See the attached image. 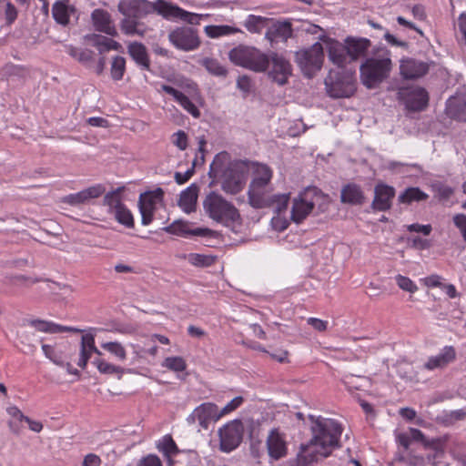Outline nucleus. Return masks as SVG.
<instances>
[{
	"label": "nucleus",
	"mask_w": 466,
	"mask_h": 466,
	"mask_svg": "<svg viewBox=\"0 0 466 466\" xmlns=\"http://www.w3.org/2000/svg\"><path fill=\"white\" fill-rule=\"evenodd\" d=\"M309 419L314 423L311 426L313 436L308 443L300 444L296 458L289 461V466H309L319 457L329 456L339 446L342 426L338 421L333 419H315L313 415H309Z\"/></svg>",
	"instance_id": "nucleus-1"
},
{
	"label": "nucleus",
	"mask_w": 466,
	"mask_h": 466,
	"mask_svg": "<svg viewBox=\"0 0 466 466\" xmlns=\"http://www.w3.org/2000/svg\"><path fill=\"white\" fill-rule=\"evenodd\" d=\"M230 61L254 72H268V76L279 86H284L292 76V66L282 55L277 52L266 54L259 49L240 45L230 50Z\"/></svg>",
	"instance_id": "nucleus-2"
},
{
	"label": "nucleus",
	"mask_w": 466,
	"mask_h": 466,
	"mask_svg": "<svg viewBox=\"0 0 466 466\" xmlns=\"http://www.w3.org/2000/svg\"><path fill=\"white\" fill-rule=\"evenodd\" d=\"M248 167V161H231L230 155L222 151L215 156L209 167L208 177L212 178L211 185L214 182H220L223 191L236 195L245 187Z\"/></svg>",
	"instance_id": "nucleus-3"
},
{
	"label": "nucleus",
	"mask_w": 466,
	"mask_h": 466,
	"mask_svg": "<svg viewBox=\"0 0 466 466\" xmlns=\"http://www.w3.org/2000/svg\"><path fill=\"white\" fill-rule=\"evenodd\" d=\"M391 69L390 51L386 47H376L360 67L361 83L367 88H375L389 77Z\"/></svg>",
	"instance_id": "nucleus-4"
},
{
	"label": "nucleus",
	"mask_w": 466,
	"mask_h": 466,
	"mask_svg": "<svg viewBox=\"0 0 466 466\" xmlns=\"http://www.w3.org/2000/svg\"><path fill=\"white\" fill-rule=\"evenodd\" d=\"M248 167L252 172L248 198V203L255 208H265L268 204V194L270 192L269 186L273 172L271 168L263 163L248 161Z\"/></svg>",
	"instance_id": "nucleus-5"
},
{
	"label": "nucleus",
	"mask_w": 466,
	"mask_h": 466,
	"mask_svg": "<svg viewBox=\"0 0 466 466\" xmlns=\"http://www.w3.org/2000/svg\"><path fill=\"white\" fill-rule=\"evenodd\" d=\"M317 204L321 212L327 210L329 204V196L315 187L306 188L299 198L293 200L291 219L297 224L301 223Z\"/></svg>",
	"instance_id": "nucleus-6"
},
{
	"label": "nucleus",
	"mask_w": 466,
	"mask_h": 466,
	"mask_svg": "<svg viewBox=\"0 0 466 466\" xmlns=\"http://www.w3.org/2000/svg\"><path fill=\"white\" fill-rule=\"evenodd\" d=\"M203 208L210 218L225 226H229L240 218L236 207L215 191L206 196Z\"/></svg>",
	"instance_id": "nucleus-7"
},
{
	"label": "nucleus",
	"mask_w": 466,
	"mask_h": 466,
	"mask_svg": "<svg viewBox=\"0 0 466 466\" xmlns=\"http://www.w3.org/2000/svg\"><path fill=\"white\" fill-rule=\"evenodd\" d=\"M327 95L334 99L349 98L357 90V80L354 73L346 70H329L324 79Z\"/></svg>",
	"instance_id": "nucleus-8"
},
{
	"label": "nucleus",
	"mask_w": 466,
	"mask_h": 466,
	"mask_svg": "<svg viewBox=\"0 0 466 466\" xmlns=\"http://www.w3.org/2000/svg\"><path fill=\"white\" fill-rule=\"evenodd\" d=\"M324 60L323 46L316 42L310 47L299 50L295 53V61L303 75L311 78L322 67Z\"/></svg>",
	"instance_id": "nucleus-9"
},
{
	"label": "nucleus",
	"mask_w": 466,
	"mask_h": 466,
	"mask_svg": "<svg viewBox=\"0 0 466 466\" xmlns=\"http://www.w3.org/2000/svg\"><path fill=\"white\" fill-rule=\"evenodd\" d=\"M397 99L409 112H420L429 105L428 91L419 86H401L398 89Z\"/></svg>",
	"instance_id": "nucleus-10"
},
{
	"label": "nucleus",
	"mask_w": 466,
	"mask_h": 466,
	"mask_svg": "<svg viewBox=\"0 0 466 466\" xmlns=\"http://www.w3.org/2000/svg\"><path fill=\"white\" fill-rule=\"evenodd\" d=\"M124 187L108 192L104 197V205L108 207V211L114 216L116 220L127 228L134 227V218L130 210L122 203L120 193Z\"/></svg>",
	"instance_id": "nucleus-11"
},
{
	"label": "nucleus",
	"mask_w": 466,
	"mask_h": 466,
	"mask_svg": "<svg viewBox=\"0 0 466 466\" xmlns=\"http://www.w3.org/2000/svg\"><path fill=\"white\" fill-rule=\"evenodd\" d=\"M244 425L241 420H234L218 431L219 447L224 452L237 449L242 441Z\"/></svg>",
	"instance_id": "nucleus-12"
},
{
	"label": "nucleus",
	"mask_w": 466,
	"mask_h": 466,
	"mask_svg": "<svg viewBox=\"0 0 466 466\" xmlns=\"http://www.w3.org/2000/svg\"><path fill=\"white\" fill-rule=\"evenodd\" d=\"M118 11L124 16H131L133 18L140 19L147 15L165 9L163 5L157 3H151L147 0H121L117 5Z\"/></svg>",
	"instance_id": "nucleus-13"
},
{
	"label": "nucleus",
	"mask_w": 466,
	"mask_h": 466,
	"mask_svg": "<svg viewBox=\"0 0 466 466\" xmlns=\"http://www.w3.org/2000/svg\"><path fill=\"white\" fill-rule=\"evenodd\" d=\"M168 40L178 49L191 51L200 46L198 31L192 27H177L168 34Z\"/></svg>",
	"instance_id": "nucleus-14"
},
{
	"label": "nucleus",
	"mask_w": 466,
	"mask_h": 466,
	"mask_svg": "<svg viewBox=\"0 0 466 466\" xmlns=\"http://www.w3.org/2000/svg\"><path fill=\"white\" fill-rule=\"evenodd\" d=\"M164 191L161 187L140 194L138 207L143 225H149L153 220L154 211L157 204L163 201Z\"/></svg>",
	"instance_id": "nucleus-15"
},
{
	"label": "nucleus",
	"mask_w": 466,
	"mask_h": 466,
	"mask_svg": "<svg viewBox=\"0 0 466 466\" xmlns=\"http://www.w3.org/2000/svg\"><path fill=\"white\" fill-rule=\"evenodd\" d=\"M293 36L292 24L289 20L270 19L265 38L272 45L279 42H287Z\"/></svg>",
	"instance_id": "nucleus-16"
},
{
	"label": "nucleus",
	"mask_w": 466,
	"mask_h": 466,
	"mask_svg": "<svg viewBox=\"0 0 466 466\" xmlns=\"http://www.w3.org/2000/svg\"><path fill=\"white\" fill-rule=\"evenodd\" d=\"M106 192L103 185L97 184L83 189L75 194H69L62 198V202L70 206L77 207L89 204L94 198H97Z\"/></svg>",
	"instance_id": "nucleus-17"
},
{
	"label": "nucleus",
	"mask_w": 466,
	"mask_h": 466,
	"mask_svg": "<svg viewBox=\"0 0 466 466\" xmlns=\"http://www.w3.org/2000/svg\"><path fill=\"white\" fill-rule=\"evenodd\" d=\"M267 449L268 455L273 460H279L288 454L286 435L279 429H272L267 438Z\"/></svg>",
	"instance_id": "nucleus-18"
},
{
	"label": "nucleus",
	"mask_w": 466,
	"mask_h": 466,
	"mask_svg": "<svg viewBox=\"0 0 466 466\" xmlns=\"http://www.w3.org/2000/svg\"><path fill=\"white\" fill-rule=\"evenodd\" d=\"M395 197V188L383 183L377 184L374 187V198L371 208L374 211H386L391 208L392 199Z\"/></svg>",
	"instance_id": "nucleus-19"
},
{
	"label": "nucleus",
	"mask_w": 466,
	"mask_h": 466,
	"mask_svg": "<svg viewBox=\"0 0 466 466\" xmlns=\"http://www.w3.org/2000/svg\"><path fill=\"white\" fill-rule=\"evenodd\" d=\"M430 70V64L408 57L400 60V72L405 79H417L425 76Z\"/></svg>",
	"instance_id": "nucleus-20"
},
{
	"label": "nucleus",
	"mask_w": 466,
	"mask_h": 466,
	"mask_svg": "<svg viewBox=\"0 0 466 466\" xmlns=\"http://www.w3.org/2000/svg\"><path fill=\"white\" fill-rule=\"evenodd\" d=\"M344 42L350 62H354L360 58L366 57L367 52L371 46L370 40L365 37L348 36Z\"/></svg>",
	"instance_id": "nucleus-21"
},
{
	"label": "nucleus",
	"mask_w": 466,
	"mask_h": 466,
	"mask_svg": "<svg viewBox=\"0 0 466 466\" xmlns=\"http://www.w3.org/2000/svg\"><path fill=\"white\" fill-rule=\"evenodd\" d=\"M367 198L362 187L354 183H347L340 190V202L351 206H362L366 203Z\"/></svg>",
	"instance_id": "nucleus-22"
},
{
	"label": "nucleus",
	"mask_w": 466,
	"mask_h": 466,
	"mask_svg": "<svg viewBox=\"0 0 466 466\" xmlns=\"http://www.w3.org/2000/svg\"><path fill=\"white\" fill-rule=\"evenodd\" d=\"M327 44L328 57L329 61L341 68L344 67L347 64L350 63L345 42L340 43L337 40L330 39Z\"/></svg>",
	"instance_id": "nucleus-23"
},
{
	"label": "nucleus",
	"mask_w": 466,
	"mask_h": 466,
	"mask_svg": "<svg viewBox=\"0 0 466 466\" xmlns=\"http://www.w3.org/2000/svg\"><path fill=\"white\" fill-rule=\"evenodd\" d=\"M195 415L198 416V421L203 429H208L211 420H218L221 418L218 407L211 402H206L195 409Z\"/></svg>",
	"instance_id": "nucleus-24"
},
{
	"label": "nucleus",
	"mask_w": 466,
	"mask_h": 466,
	"mask_svg": "<svg viewBox=\"0 0 466 466\" xmlns=\"http://www.w3.org/2000/svg\"><path fill=\"white\" fill-rule=\"evenodd\" d=\"M456 359V350L452 346H446L440 354L431 357L424 364V368L429 370L435 369H443Z\"/></svg>",
	"instance_id": "nucleus-25"
},
{
	"label": "nucleus",
	"mask_w": 466,
	"mask_h": 466,
	"mask_svg": "<svg viewBox=\"0 0 466 466\" xmlns=\"http://www.w3.org/2000/svg\"><path fill=\"white\" fill-rule=\"evenodd\" d=\"M158 4L165 7V9H159V14H162L164 15H170L175 17H178L190 25H198L200 20L204 16L203 15L189 13L178 6H171L163 0H158Z\"/></svg>",
	"instance_id": "nucleus-26"
},
{
	"label": "nucleus",
	"mask_w": 466,
	"mask_h": 466,
	"mask_svg": "<svg viewBox=\"0 0 466 466\" xmlns=\"http://www.w3.org/2000/svg\"><path fill=\"white\" fill-rule=\"evenodd\" d=\"M167 233L178 235V236H201L206 237L209 234L210 230L208 228H196L189 229L188 223L180 219L175 220L169 226L163 228Z\"/></svg>",
	"instance_id": "nucleus-27"
},
{
	"label": "nucleus",
	"mask_w": 466,
	"mask_h": 466,
	"mask_svg": "<svg viewBox=\"0 0 466 466\" xmlns=\"http://www.w3.org/2000/svg\"><path fill=\"white\" fill-rule=\"evenodd\" d=\"M76 12L68 0L56 1L52 7V15L56 22L62 25L69 24V18Z\"/></svg>",
	"instance_id": "nucleus-28"
},
{
	"label": "nucleus",
	"mask_w": 466,
	"mask_h": 466,
	"mask_svg": "<svg viewBox=\"0 0 466 466\" xmlns=\"http://www.w3.org/2000/svg\"><path fill=\"white\" fill-rule=\"evenodd\" d=\"M91 16L94 26L97 31L106 33L112 36L116 35V30L112 24L110 15L106 11L102 9H95Z\"/></svg>",
	"instance_id": "nucleus-29"
},
{
	"label": "nucleus",
	"mask_w": 466,
	"mask_h": 466,
	"mask_svg": "<svg viewBox=\"0 0 466 466\" xmlns=\"http://www.w3.org/2000/svg\"><path fill=\"white\" fill-rule=\"evenodd\" d=\"M127 53L141 69L150 70V59L147 50L142 43H130L127 46Z\"/></svg>",
	"instance_id": "nucleus-30"
},
{
	"label": "nucleus",
	"mask_w": 466,
	"mask_h": 466,
	"mask_svg": "<svg viewBox=\"0 0 466 466\" xmlns=\"http://www.w3.org/2000/svg\"><path fill=\"white\" fill-rule=\"evenodd\" d=\"M198 191V186L197 184H191L181 192L178 199V206L183 209V211L187 214L195 211Z\"/></svg>",
	"instance_id": "nucleus-31"
},
{
	"label": "nucleus",
	"mask_w": 466,
	"mask_h": 466,
	"mask_svg": "<svg viewBox=\"0 0 466 466\" xmlns=\"http://www.w3.org/2000/svg\"><path fill=\"white\" fill-rule=\"evenodd\" d=\"M28 323L35 330L46 332V333H61V332L79 333V332H82L81 329H76V328L62 326V325H58V324L49 322L46 320H42V319H31L28 321Z\"/></svg>",
	"instance_id": "nucleus-32"
},
{
	"label": "nucleus",
	"mask_w": 466,
	"mask_h": 466,
	"mask_svg": "<svg viewBox=\"0 0 466 466\" xmlns=\"http://www.w3.org/2000/svg\"><path fill=\"white\" fill-rule=\"evenodd\" d=\"M446 113L452 119L466 122V101L461 97H451L447 101Z\"/></svg>",
	"instance_id": "nucleus-33"
},
{
	"label": "nucleus",
	"mask_w": 466,
	"mask_h": 466,
	"mask_svg": "<svg viewBox=\"0 0 466 466\" xmlns=\"http://www.w3.org/2000/svg\"><path fill=\"white\" fill-rule=\"evenodd\" d=\"M93 363L96 365L100 373L106 375L116 374L119 380L122 378L125 372L133 373V370L131 369L126 370L120 366L109 363L101 358H96Z\"/></svg>",
	"instance_id": "nucleus-34"
},
{
	"label": "nucleus",
	"mask_w": 466,
	"mask_h": 466,
	"mask_svg": "<svg viewBox=\"0 0 466 466\" xmlns=\"http://www.w3.org/2000/svg\"><path fill=\"white\" fill-rule=\"evenodd\" d=\"M429 196L419 187H410L406 188L398 197V201L402 204H411L412 202H420L428 199Z\"/></svg>",
	"instance_id": "nucleus-35"
},
{
	"label": "nucleus",
	"mask_w": 466,
	"mask_h": 466,
	"mask_svg": "<svg viewBox=\"0 0 466 466\" xmlns=\"http://www.w3.org/2000/svg\"><path fill=\"white\" fill-rule=\"evenodd\" d=\"M269 22V18L249 15L244 22V26L249 33L260 34L264 28H267Z\"/></svg>",
	"instance_id": "nucleus-36"
},
{
	"label": "nucleus",
	"mask_w": 466,
	"mask_h": 466,
	"mask_svg": "<svg viewBox=\"0 0 466 466\" xmlns=\"http://www.w3.org/2000/svg\"><path fill=\"white\" fill-rule=\"evenodd\" d=\"M431 451L428 454L427 459L432 466H448L446 461V453L443 449L441 448V443L438 441H432Z\"/></svg>",
	"instance_id": "nucleus-37"
},
{
	"label": "nucleus",
	"mask_w": 466,
	"mask_h": 466,
	"mask_svg": "<svg viewBox=\"0 0 466 466\" xmlns=\"http://www.w3.org/2000/svg\"><path fill=\"white\" fill-rule=\"evenodd\" d=\"M44 354L47 359L53 361L58 366H65L66 358L64 356V350L61 347L51 346L47 344L42 345Z\"/></svg>",
	"instance_id": "nucleus-38"
},
{
	"label": "nucleus",
	"mask_w": 466,
	"mask_h": 466,
	"mask_svg": "<svg viewBox=\"0 0 466 466\" xmlns=\"http://www.w3.org/2000/svg\"><path fill=\"white\" fill-rule=\"evenodd\" d=\"M268 204L265 208L272 207L278 214L285 211L288 208L289 201V194H268Z\"/></svg>",
	"instance_id": "nucleus-39"
},
{
	"label": "nucleus",
	"mask_w": 466,
	"mask_h": 466,
	"mask_svg": "<svg viewBox=\"0 0 466 466\" xmlns=\"http://www.w3.org/2000/svg\"><path fill=\"white\" fill-rule=\"evenodd\" d=\"M68 54L76 59L78 62L84 64L86 66H90L93 62L94 52L88 49L81 50L72 46L67 47Z\"/></svg>",
	"instance_id": "nucleus-40"
},
{
	"label": "nucleus",
	"mask_w": 466,
	"mask_h": 466,
	"mask_svg": "<svg viewBox=\"0 0 466 466\" xmlns=\"http://www.w3.org/2000/svg\"><path fill=\"white\" fill-rule=\"evenodd\" d=\"M126 71V59L123 56L113 57L110 66V75L113 80H121Z\"/></svg>",
	"instance_id": "nucleus-41"
},
{
	"label": "nucleus",
	"mask_w": 466,
	"mask_h": 466,
	"mask_svg": "<svg viewBox=\"0 0 466 466\" xmlns=\"http://www.w3.org/2000/svg\"><path fill=\"white\" fill-rule=\"evenodd\" d=\"M157 449L164 453L167 458L178 453V448L170 435H166L157 444Z\"/></svg>",
	"instance_id": "nucleus-42"
},
{
	"label": "nucleus",
	"mask_w": 466,
	"mask_h": 466,
	"mask_svg": "<svg viewBox=\"0 0 466 466\" xmlns=\"http://www.w3.org/2000/svg\"><path fill=\"white\" fill-rule=\"evenodd\" d=\"M202 65L211 75L221 77L227 76L228 70L217 59L205 58Z\"/></svg>",
	"instance_id": "nucleus-43"
},
{
	"label": "nucleus",
	"mask_w": 466,
	"mask_h": 466,
	"mask_svg": "<svg viewBox=\"0 0 466 466\" xmlns=\"http://www.w3.org/2000/svg\"><path fill=\"white\" fill-rule=\"evenodd\" d=\"M101 348L109 352L119 360L127 359V351L124 346L117 341H109L101 344Z\"/></svg>",
	"instance_id": "nucleus-44"
},
{
	"label": "nucleus",
	"mask_w": 466,
	"mask_h": 466,
	"mask_svg": "<svg viewBox=\"0 0 466 466\" xmlns=\"http://www.w3.org/2000/svg\"><path fill=\"white\" fill-rule=\"evenodd\" d=\"M139 25L137 19L131 16H125L120 25L121 30L127 35H143V31L138 28Z\"/></svg>",
	"instance_id": "nucleus-45"
},
{
	"label": "nucleus",
	"mask_w": 466,
	"mask_h": 466,
	"mask_svg": "<svg viewBox=\"0 0 466 466\" xmlns=\"http://www.w3.org/2000/svg\"><path fill=\"white\" fill-rule=\"evenodd\" d=\"M238 31V29L229 25H207L205 27L206 34L212 38L229 35Z\"/></svg>",
	"instance_id": "nucleus-46"
},
{
	"label": "nucleus",
	"mask_w": 466,
	"mask_h": 466,
	"mask_svg": "<svg viewBox=\"0 0 466 466\" xmlns=\"http://www.w3.org/2000/svg\"><path fill=\"white\" fill-rule=\"evenodd\" d=\"M21 343L25 345V352H33L39 340L33 330L25 329L20 334Z\"/></svg>",
	"instance_id": "nucleus-47"
},
{
	"label": "nucleus",
	"mask_w": 466,
	"mask_h": 466,
	"mask_svg": "<svg viewBox=\"0 0 466 466\" xmlns=\"http://www.w3.org/2000/svg\"><path fill=\"white\" fill-rule=\"evenodd\" d=\"M25 68L22 66L8 63L2 67L1 74L3 76L5 77H24L25 75Z\"/></svg>",
	"instance_id": "nucleus-48"
},
{
	"label": "nucleus",
	"mask_w": 466,
	"mask_h": 466,
	"mask_svg": "<svg viewBox=\"0 0 466 466\" xmlns=\"http://www.w3.org/2000/svg\"><path fill=\"white\" fill-rule=\"evenodd\" d=\"M163 367L173 371H183L187 368L186 361L182 357H167L163 362Z\"/></svg>",
	"instance_id": "nucleus-49"
},
{
	"label": "nucleus",
	"mask_w": 466,
	"mask_h": 466,
	"mask_svg": "<svg viewBox=\"0 0 466 466\" xmlns=\"http://www.w3.org/2000/svg\"><path fill=\"white\" fill-rule=\"evenodd\" d=\"M187 259L192 265L197 267H208L214 262V258L210 256L195 253L189 254Z\"/></svg>",
	"instance_id": "nucleus-50"
},
{
	"label": "nucleus",
	"mask_w": 466,
	"mask_h": 466,
	"mask_svg": "<svg viewBox=\"0 0 466 466\" xmlns=\"http://www.w3.org/2000/svg\"><path fill=\"white\" fill-rule=\"evenodd\" d=\"M18 223V219L14 217L0 218V231L4 233L19 231Z\"/></svg>",
	"instance_id": "nucleus-51"
},
{
	"label": "nucleus",
	"mask_w": 466,
	"mask_h": 466,
	"mask_svg": "<svg viewBox=\"0 0 466 466\" xmlns=\"http://www.w3.org/2000/svg\"><path fill=\"white\" fill-rule=\"evenodd\" d=\"M395 279L399 288L404 291L414 293L418 290L416 284H414L413 281L408 277L397 275Z\"/></svg>",
	"instance_id": "nucleus-52"
},
{
	"label": "nucleus",
	"mask_w": 466,
	"mask_h": 466,
	"mask_svg": "<svg viewBox=\"0 0 466 466\" xmlns=\"http://www.w3.org/2000/svg\"><path fill=\"white\" fill-rule=\"evenodd\" d=\"M177 101L193 116H199V110L184 93H182Z\"/></svg>",
	"instance_id": "nucleus-53"
},
{
	"label": "nucleus",
	"mask_w": 466,
	"mask_h": 466,
	"mask_svg": "<svg viewBox=\"0 0 466 466\" xmlns=\"http://www.w3.org/2000/svg\"><path fill=\"white\" fill-rule=\"evenodd\" d=\"M172 143L178 149L185 150L187 147V135L183 130H178L172 135Z\"/></svg>",
	"instance_id": "nucleus-54"
},
{
	"label": "nucleus",
	"mask_w": 466,
	"mask_h": 466,
	"mask_svg": "<svg viewBox=\"0 0 466 466\" xmlns=\"http://www.w3.org/2000/svg\"><path fill=\"white\" fill-rule=\"evenodd\" d=\"M96 45L100 47V52L104 50L117 49L119 44L105 36L97 35Z\"/></svg>",
	"instance_id": "nucleus-55"
},
{
	"label": "nucleus",
	"mask_w": 466,
	"mask_h": 466,
	"mask_svg": "<svg viewBox=\"0 0 466 466\" xmlns=\"http://www.w3.org/2000/svg\"><path fill=\"white\" fill-rule=\"evenodd\" d=\"M198 158H195L192 167L187 169L185 173L176 172L175 180L178 185L186 183L194 174L195 167L197 166Z\"/></svg>",
	"instance_id": "nucleus-56"
},
{
	"label": "nucleus",
	"mask_w": 466,
	"mask_h": 466,
	"mask_svg": "<svg viewBox=\"0 0 466 466\" xmlns=\"http://www.w3.org/2000/svg\"><path fill=\"white\" fill-rule=\"evenodd\" d=\"M81 347H84L89 350H94V353L97 354L98 356L102 355L101 351L95 346V339L92 334H86L82 336Z\"/></svg>",
	"instance_id": "nucleus-57"
},
{
	"label": "nucleus",
	"mask_w": 466,
	"mask_h": 466,
	"mask_svg": "<svg viewBox=\"0 0 466 466\" xmlns=\"http://www.w3.org/2000/svg\"><path fill=\"white\" fill-rule=\"evenodd\" d=\"M243 402V398L240 396H238L234 398L231 401H229L222 410H219V413H221V417L225 414H228L233 410H235L237 408H238Z\"/></svg>",
	"instance_id": "nucleus-58"
},
{
	"label": "nucleus",
	"mask_w": 466,
	"mask_h": 466,
	"mask_svg": "<svg viewBox=\"0 0 466 466\" xmlns=\"http://www.w3.org/2000/svg\"><path fill=\"white\" fill-rule=\"evenodd\" d=\"M137 466H162V462L157 455L149 454L143 457Z\"/></svg>",
	"instance_id": "nucleus-59"
},
{
	"label": "nucleus",
	"mask_w": 466,
	"mask_h": 466,
	"mask_svg": "<svg viewBox=\"0 0 466 466\" xmlns=\"http://www.w3.org/2000/svg\"><path fill=\"white\" fill-rule=\"evenodd\" d=\"M407 229L410 232H417L422 233L424 236H429L432 230V228L430 224L428 225H420L418 223L410 224L407 227Z\"/></svg>",
	"instance_id": "nucleus-60"
},
{
	"label": "nucleus",
	"mask_w": 466,
	"mask_h": 466,
	"mask_svg": "<svg viewBox=\"0 0 466 466\" xmlns=\"http://www.w3.org/2000/svg\"><path fill=\"white\" fill-rule=\"evenodd\" d=\"M455 226L461 230L463 239L466 241V215L458 214L453 217Z\"/></svg>",
	"instance_id": "nucleus-61"
},
{
	"label": "nucleus",
	"mask_w": 466,
	"mask_h": 466,
	"mask_svg": "<svg viewBox=\"0 0 466 466\" xmlns=\"http://www.w3.org/2000/svg\"><path fill=\"white\" fill-rule=\"evenodd\" d=\"M92 353H94V350H86L84 347H81L80 348V357H79L77 365L80 368L85 369L86 364H87V361L89 360V359L91 357Z\"/></svg>",
	"instance_id": "nucleus-62"
},
{
	"label": "nucleus",
	"mask_w": 466,
	"mask_h": 466,
	"mask_svg": "<svg viewBox=\"0 0 466 466\" xmlns=\"http://www.w3.org/2000/svg\"><path fill=\"white\" fill-rule=\"evenodd\" d=\"M308 324L318 331H325L327 329L328 322L317 318L308 319Z\"/></svg>",
	"instance_id": "nucleus-63"
},
{
	"label": "nucleus",
	"mask_w": 466,
	"mask_h": 466,
	"mask_svg": "<svg viewBox=\"0 0 466 466\" xmlns=\"http://www.w3.org/2000/svg\"><path fill=\"white\" fill-rule=\"evenodd\" d=\"M101 459L95 453H88L85 456L82 466H100Z\"/></svg>",
	"instance_id": "nucleus-64"
}]
</instances>
